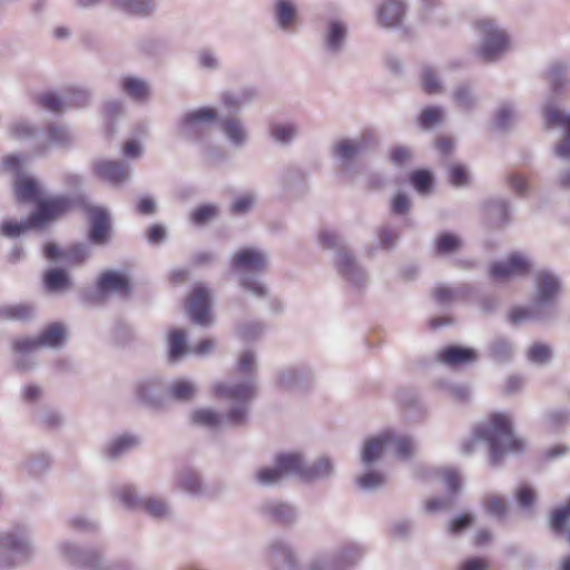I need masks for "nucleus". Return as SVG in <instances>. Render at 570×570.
I'll return each instance as SVG.
<instances>
[{"mask_svg":"<svg viewBox=\"0 0 570 570\" xmlns=\"http://www.w3.org/2000/svg\"><path fill=\"white\" fill-rule=\"evenodd\" d=\"M475 439L485 441L490 446L492 464H498L509 453H520L524 450L523 440L517 438L508 415L493 413L488 421L478 425Z\"/></svg>","mask_w":570,"mask_h":570,"instance_id":"f257e3e1","label":"nucleus"},{"mask_svg":"<svg viewBox=\"0 0 570 570\" xmlns=\"http://www.w3.org/2000/svg\"><path fill=\"white\" fill-rule=\"evenodd\" d=\"M331 471L332 465L327 459H321L313 468L305 469L298 454L287 453L277 456L274 469L266 468L259 470L257 472V480L263 484H272L291 473L299 474L304 478H315L327 475Z\"/></svg>","mask_w":570,"mask_h":570,"instance_id":"f03ea898","label":"nucleus"},{"mask_svg":"<svg viewBox=\"0 0 570 570\" xmlns=\"http://www.w3.org/2000/svg\"><path fill=\"white\" fill-rule=\"evenodd\" d=\"M391 448L400 459H407L414 451V445L407 436H396L392 432H384L380 436L367 440L362 452L364 463H372L379 459L384 451Z\"/></svg>","mask_w":570,"mask_h":570,"instance_id":"7ed1b4c3","label":"nucleus"},{"mask_svg":"<svg viewBox=\"0 0 570 570\" xmlns=\"http://www.w3.org/2000/svg\"><path fill=\"white\" fill-rule=\"evenodd\" d=\"M481 35L479 56L487 62L499 59L509 48V37L492 20L482 19L475 22Z\"/></svg>","mask_w":570,"mask_h":570,"instance_id":"20e7f679","label":"nucleus"},{"mask_svg":"<svg viewBox=\"0 0 570 570\" xmlns=\"http://www.w3.org/2000/svg\"><path fill=\"white\" fill-rule=\"evenodd\" d=\"M214 393L215 396L218 399H226L235 403H239L240 405H245L255 393L254 385L252 383V380L246 379L239 384H236L234 386H227L225 384H216L214 386ZM246 416V409L244 406L233 409L228 414V420L234 423L238 424L244 421Z\"/></svg>","mask_w":570,"mask_h":570,"instance_id":"39448f33","label":"nucleus"},{"mask_svg":"<svg viewBox=\"0 0 570 570\" xmlns=\"http://www.w3.org/2000/svg\"><path fill=\"white\" fill-rule=\"evenodd\" d=\"M36 205L37 209L29 216V225L40 227L65 215L71 203L67 197L56 196L41 197Z\"/></svg>","mask_w":570,"mask_h":570,"instance_id":"423d86ee","label":"nucleus"},{"mask_svg":"<svg viewBox=\"0 0 570 570\" xmlns=\"http://www.w3.org/2000/svg\"><path fill=\"white\" fill-rule=\"evenodd\" d=\"M544 124L548 128L559 127L564 130L563 139L556 146V154L561 158H570V112L548 105L543 111Z\"/></svg>","mask_w":570,"mask_h":570,"instance_id":"0eeeda50","label":"nucleus"},{"mask_svg":"<svg viewBox=\"0 0 570 570\" xmlns=\"http://www.w3.org/2000/svg\"><path fill=\"white\" fill-rule=\"evenodd\" d=\"M210 297L206 287L196 285L187 299V312L191 321L202 326L212 323Z\"/></svg>","mask_w":570,"mask_h":570,"instance_id":"6e6552de","label":"nucleus"},{"mask_svg":"<svg viewBox=\"0 0 570 570\" xmlns=\"http://www.w3.org/2000/svg\"><path fill=\"white\" fill-rule=\"evenodd\" d=\"M530 263L520 254L510 255L504 262H497L490 267V276L497 281L522 276L530 272Z\"/></svg>","mask_w":570,"mask_h":570,"instance_id":"1a4fd4ad","label":"nucleus"},{"mask_svg":"<svg viewBox=\"0 0 570 570\" xmlns=\"http://www.w3.org/2000/svg\"><path fill=\"white\" fill-rule=\"evenodd\" d=\"M95 175L109 184L118 185L129 177V168L116 160H98L92 166Z\"/></svg>","mask_w":570,"mask_h":570,"instance_id":"9d476101","label":"nucleus"},{"mask_svg":"<svg viewBox=\"0 0 570 570\" xmlns=\"http://www.w3.org/2000/svg\"><path fill=\"white\" fill-rule=\"evenodd\" d=\"M119 500L128 508H144L154 517H163L167 512L166 504L157 499L140 500L135 497L130 487H124L118 492Z\"/></svg>","mask_w":570,"mask_h":570,"instance_id":"9b49d317","label":"nucleus"},{"mask_svg":"<svg viewBox=\"0 0 570 570\" xmlns=\"http://www.w3.org/2000/svg\"><path fill=\"white\" fill-rule=\"evenodd\" d=\"M90 219V240L96 244H104L110 236V219L108 213L100 207H91L88 209Z\"/></svg>","mask_w":570,"mask_h":570,"instance_id":"f8f14e48","label":"nucleus"},{"mask_svg":"<svg viewBox=\"0 0 570 570\" xmlns=\"http://www.w3.org/2000/svg\"><path fill=\"white\" fill-rule=\"evenodd\" d=\"M232 265L236 269L262 272L267 266V259L265 255L259 250L253 248H244L234 255Z\"/></svg>","mask_w":570,"mask_h":570,"instance_id":"ddd939ff","label":"nucleus"},{"mask_svg":"<svg viewBox=\"0 0 570 570\" xmlns=\"http://www.w3.org/2000/svg\"><path fill=\"white\" fill-rule=\"evenodd\" d=\"M97 288L102 294L115 292L119 295L128 296L130 293L128 277L115 271L104 272L97 281Z\"/></svg>","mask_w":570,"mask_h":570,"instance_id":"4468645a","label":"nucleus"},{"mask_svg":"<svg viewBox=\"0 0 570 570\" xmlns=\"http://www.w3.org/2000/svg\"><path fill=\"white\" fill-rule=\"evenodd\" d=\"M13 189L19 202L37 204L42 197L40 185L31 177H19L14 181Z\"/></svg>","mask_w":570,"mask_h":570,"instance_id":"2eb2a0df","label":"nucleus"},{"mask_svg":"<svg viewBox=\"0 0 570 570\" xmlns=\"http://www.w3.org/2000/svg\"><path fill=\"white\" fill-rule=\"evenodd\" d=\"M558 279L548 272H541L535 278V301L540 304L551 301L559 292Z\"/></svg>","mask_w":570,"mask_h":570,"instance_id":"dca6fc26","label":"nucleus"},{"mask_svg":"<svg viewBox=\"0 0 570 570\" xmlns=\"http://www.w3.org/2000/svg\"><path fill=\"white\" fill-rule=\"evenodd\" d=\"M476 354L472 348L449 346L439 353V360L448 365H461L474 362Z\"/></svg>","mask_w":570,"mask_h":570,"instance_id":"f3484780","label":"nucleus"},{"mask_svg":"<svg viewBox=\"0 0 570 570\" xmlns=\"http://www.w3.org/2000/svg\"><path fill=\"white\" fill-rule=\"evenodd\" d=\"M404 3L401 0H386L379 9V20L384 27L396 26L404 14Z\"/></svg>","mask_w":570,"mask_h":570,"instance_id":"a211bd4d","label":"nucleus"},{"mask_svg":"<svg viewBox=\"0 0 570 570\" xmlns=\"http://www.w3.org/2000/svg\"><path fill=\"white\" fill-rule=\"evenodd\" d=\"M168 345H169V361L176 362L183 355H185L190 348L186 343V332L184 330L175 328L168 333Z\"/></svg>","mask_w":570,"mask_h":570,"instance_id":"6ab92c4d","label":"nucleus"},{"mask_svg":"<svg viewBox=\"0 0 570 570\" xmlns=\"http://www.w3.org/2000/svg\"><path fill=\"white\" fill-rule=\"evenodd\" d=\"M33 308L28 304L0 306V321L24 322L31 318Z\"/></svg>","mask_w":570,"mask_h":570,"instance_id":"aec40b11","label":"nucleus"},{"mask_svg":"<svg viewBox=\"0 0 570 570\" xmlns=\"http://www.w3.org/2000/svg\"><path fill=\"white\" fill-rule=\"evenodd\" d=\"M66 338V330L59 323L49 325L42 334L38 337L40 347L49 346L56 347L60 345Z\"/></svg>","mask_w":570,"mask_h":570,"instance_id":"412c9836","label":"nucleus"},{"mask_svg":"<svg viewBox=\"0 0 570 570\" xmlns=\"http://www.w3.org/2000/svg\"><path fill=\"white\" fill-rule=\"evenodd\" d=\"M122 90L135 100H144L149 95L147 85L136 78L127 77L121 81Z\"/></svg>","mask_w":570,"mask_h":570,"instance_id":"4be33fe9","label":"nucleus"},{"mask_svg":"<svg viewBox=\"0 0 570 570\" xmlns=\"http://www.w3.org/2000/svg\"><path fill=\"white\" fill-rule=\"evenodd\" d=\"M45 285L47 289L51 292H59L67 289L70 285V281L65 271L53 268L45 274Z\"/></svg>","mask_w":570,"mask_h":570,"instance_id":"5701e85b","label":"nucleus"},{"mask_svg":"<svg viewBox=\"0 0 570 570\" xmlns=\"http://www.w3.org/2000/svg\"><path fill=\"white\" fill-rule=\"evenodd\" d=\"M277 20L282 28L289 27L296 17V9L288 0H278L277 6Z\"/></svg>","mask_w":570,"mask_h":570,"instance_id":"b1692460","label":"nucleus"},{"mask_svg":"<svg viewBox=\"0 0 570 570\" xmlns=\"http://www.w3.org/2000/svg\"><path fill=\"white\" fill-rule=\"evenodd\" d=\"M115 3L132 14L145 16L151 10V4L148 0H115Z\"/></svg>","mask_w":570,"mask_h":570,"instance_id":"393cba45","label":"nucleus"},{"mask_svg":"<svg viewBox=\"0 0 570 570\" xmlns=\"http://www.w3.org/2000/svg\"><path fill=\"white\" fill-rule=\"evenodd\" d=\"M169 393L176 400L188 401L194 396L195 387L190 382L179 380L171 384Z\"/></svg>","mask_w":570,"mask_h":570,"instance_id":"a878e982","label":"nucleus"},{"mask_svg":"<svg viewBox=\"0 0 570 570\" xmlns=\"http://www.w3.org/2000/svg\"><path fill=\"white\" fill-rule=\"evenodd\" d=\"M461 245L460 239L450 233L441 234L435 240V248L439 254H449L456 250Z\"/></svg>","mask_w":570,"mask_h":570,"instance_id":"bb28decb","label":"nucleus"},{"mask_svg":"<svg viewBox=\"0 0 570 570\" xmlns=\"http://www.w3.org/2000/svg\"><path fill=\"white\" fill-rule=\"evenodd\" d=\"M443 119V111L439 107H428L422 110L419 121L422 128L429 129Z\"/></svg>","mask_w":570,"mask_h":570,"instance_id":"cd10ccee","label":"nucleus"},{"mask_svg":"<svg viewBox=\"0 0 570 570\" xmlns=\"http://www.w3.org/2000/svg\"><path fill=\"white\" fill-rule=\"evenodd\" d=\"M570 521V500L566 505L557 509L550 519V525L553 531L561 532L564 529L567 522Z\"/></svg>","mask_w":570,"mask_h":570,"instance_id":"c85d7f7f","label":"nucleus"},{"mask_svg":"<svg viewBox=\"0 0 570 570\" xmlns=\"http://www.w3.org/2000/svg\"><path fill=\"white\" fill-rule=\"evenodd\" d=\"M136 444L137 440L134 436H120L109 445V448L107 449V454L109 458H117L122 452L135 446Z\"/></svg>","mask_w":570,"mask_h":570,"instance_id":"c756f323","label":"nucleus"},{"mask_svg":"<svg viewBox=\"0 0 570 570\" xmlns=\"http://www.w3.org/2000/svg\"><path fill=\"white\" fill-rule=\"evenodd\" d=\"M413 187L421 194H426L432 185V176L428 170H416L410 176Z\"/></svg>","mask_w":570,"mask_h":570,"instance_id":"7c9ffc66","label":"nucleus"},{"mask_svg":"<svg viewBox=\"0 0 570 570\" xmlns=\"http://www.w3.org/2000/svg\"><path fill=\"white\" fill-rule=\"evenodd\" d=\"M0 544L2 548L7 549L9 552L13 554L26 553L28 551L27 543L13 533H8L1 537Z\"/></svg>","mask_w":570,"mask_h":570,"instance_id":"2f4dec72","label":"nucleus"},{"mask_svg":"<svg viewBox=\"0 0 570 570\" xmlns=\"http://www.w3.org/2000/svg\"><path fill=\"white\" fill-rule=\"evenodd\" d=\"M193 422L199 425L214 428L218 425L220 417L212 410H197L193 413Z\"/></svg>","mask_w":570,"mask_h":570,"instance_id":"473e14b6","label":"nucleus"},{"mask_svg":"<svg viewBox=\"0 0 570 570\" xmlns=\"http://www.w3.org/2000/svg\"><path fill=\"white\" fill-rule=\"evenodd\" d=\"M345 37V29L340 22H332L330 24L326 45L332 50H337L341 42Z\"/></svg>","mask_w":570,"mask_h":570,"instance_id":"72a5a7b5","label":"nucleus"},{"mask_svg":"<svg viewBox=\"0 0 570 570\" xmlns=\"http://www.w3.org/2000/svg\"><path fill=\"white\" fill-rule=\"evenodd\" d=\"M29 228H35V226L29 225V218L24 223H21V224L13 222V220H6L0 226V233L7 237H17L22 232H24Z\"/></svg>","mask_w":570,"mask_h":570,"instance_id":"f704fd0d","label":"nucleus"},{"mask_svg":"<svg viewBox=\"0 0 570 570\" xmlns=\"http://www.w3.org/2000/svg\"><path fill=\"white\" fill-rule=\"evenodd\" d=\"M226 136L235 144H240L245 139V131L237 120H226L224 122Z\"/></svg>","mask_w":570,"mask_h":570,"instance_id":"c9c22d12","label":"nucleus"},{"mask_svg":"<svg viewBox=\"0 0 570 570\" xmlns=\"http://www.w3.org/2000/svg\"><path fill=\"white\" fill-rule=\"evenodd\" d=\"M422 85L424 91L429 95L438 94L441 91L440 81L435 72L430 68L424 69L422 72Z\"/></svg>","mask_w":570,"mask_h":570,"instance_id":"e433bc0d","label":"nucleus"},{"mask_svg":"<svg viewBox=\"0 0 570 570\" xmlns=\"http://www.w3.org/2000/svg\"><path fill=\"white\" fill-rule=\"evenodd\" d=\"M38 102L45 109L53 112L61 111L63 107V101L61 100V98L53 92H47L39 96Z\"/></svg>","mask_w":570,"mask_h":570,"instance_id":"4c0bfd02","label":"nucleus"},{"mask_svg":"<svg viewBox=\"0 0 570 570\" xmlns=\"http://www.w3.org/2000/svg\"><path fill=\"white\" fill-rule=\"evenodd\" d=\"M12 351L17 354H26L40 347L39 340L31 337H22L12 341Z\"/></svg>","mask_w":570,"mask_h":570,"instance_id":"58836bf2","label":"nucleus"},{"mask_svg":"<svg viewBox=\"0 0 570 570\" xmlns=\"http://www.w3.org/2000/svg\"><path fill=\"white\" fill-rule=\"evenodd\" d=\"M361 149V144L351 140H343L335 146V154L342 159H348Z\"/></svg>","mask_w":570,"mask_h":570,"instance_id":"ea45409f","label":"nucleus"},{"mask_svg":"<svg viewBox=\"0 0 570 570\" xmlns=\"http://www.w3.org/2000/svg\"><path fill=\"white\" fill-rule=\"evenodd\" d=\"M529 360L534 363H544L551 356V351L549 346L544 344H534L530 347L528 352Z\"/></svg>","mask_w":570,"mask_h":570,"instance_id":"a19ab883","label":"nucleus"},{"mask_svg":"<svg viewBox=\"0 0 570 570\" xmlns=\"http://www.w3.org/2000/svg\"><path fill=\"white\" fill-rule=\"evenodd\" d=\"M216 207L212 205H205L193 212L191 220L197 225H202L212 219L216 215Z\"/></svg>","mask_w":570,"mask_h":570,"instance_id":"79ce46f5","label":"nucleus"},{"mask_svg":"<svg viewBox=\"0 0 570 570\" xmlns=\"http://www.w3.org/2000/svg\"><path fill=\"white\" fill-rule=\"evenodd\" d=\"M216 112L212 108H200L187 115L186 121L188 124L209 121L215 119Z\"/></svg>","mask_w":570,"mask_h":570,"instance_id":"37998d69","label":"nucleus"},{"mask_svg":"<svg viewBox=\"0 0 570 570\" xmlns=\"http://www.w3.org/2000/svg\"><path fill=\"white\" fill-rule=\"evenodd\" d=\"M449 179L454 186H462L468 183L466 169L461 165H454L449 169Z\"/></svg>","mask_w":570,"mask_h":570,"instance_id":"c03bdc74","label":"nucleus"},{"mask_svg":"<svg viewBox=\"0 0 570 570\" xmlns=\"http://www.w3.org/2000/svg\"><path fill=\"white\" fill-rule=\"evenodd\" d=\"M237 372L240 374H250L255 368V358L253 353L244 352L237 363Z\"/></svg>","mask_w":570,"mask_h":570,"instance_id":"a18cd8bd","label":"nucleus"},{"mask_svg":"<svg viewBox=\"0 0 570 570\" xmlns=\"http://www.w3.org/2000/svg\"><path fill=\"white\" fill-rule=\"evenodd\" d=\"M271 132L275 140L286 142L294 136L295 129L292 126L277 125L272 128Z\"/></svg>","mask_w":570,"mask_h":570,"instance_id":"49530a36","label":"nucleus"},{"mask_svg":"<svg viewBox=\"0 0 570 570\" xmlns=\"http://www.w3.org/2000/svg\"><path fill=\"white\" fill-rule=\"evenodd\" d=\"M485 507L487 511L493 515H501L507 509L505 502L499 497L488 498Z\"/></svg>","mask_w":570,"mask_h":570,"instance_id":"de8ad7c7","label":"nucleus"},{"mask_svg":"<svg viewBox=\"0 0 570 570\" xmlns=\"http://www.w3.org/2000/svg\"><path fill=\"white\" fill-rule=\"evenodd\" d=\"M534 491L527 485L519 488L517 491V500L521 507H530L534 502Z\"/></svg>","mask_w":570,"mask_h":570,"instance_id":"09e8293b","label":"nucleus"},{"mask_svg":"<svg viewBox=\"0 0 570 570\" xmlns=\"http://www.w3.org/2000/svg\"><path fill=\"white\" fill-rule=\"evenodd\" d=\"M254 204V198L249 195H244L235 199L232 205V212L234 214H243L247 212Z\"/></svg>","mask_w":570,"mask_h":570,"instance_id":"8fccbe9b","label":"nucleus"},{"mask_svg":"<svg viewBox=\"0 0 570 570\" xmlns=\"http://www.w3.org/2000/svg\"><path fill=\"white\" fill-rule=\"evenodd\" d=\"M87 256L88 253L83 245H76L72 248H70V250L67 254H65V257L75 264L82 263L87 258Z\"/></svg>","mask_w":570,"mask_h":570,"instance_id":"3c124183","label":"nucleus"},{"mask_svg":"<svg viewBox=\"0 0 570 570\" xmlns=\"http://www.w3.org/2000/svg\"><path fill=\"white\" fill-rule=\"evenodd\" d=\"M410 209V199L404 194H397L392 200V210L395 214H405Z\"/></svg>","mask_w":570,"mask_h":570,"instance_id":"603ef678","label":"nucleus"},{"mask_svg":"<svg viewBox=\"0 0 570 570\" xmlns=\"http://www.w3.org/2000/svg\"><path fill=\"white\" fill-rule=\"evenodd\" d=\"M48 136L52 144L62 145L69 140L66 129L57 126H52L48 129Z\"/></svg>","mask_w":570,"mask_h":570,"instance_id":"864d4df0","label":"nucleus"},{"mask_svg":"<svg viewBox=\"0 0 570 570\" xmlns=\"http://www.w3.org/2000/svg\"><path fill=\"white\" fill-rule=\"evenodd\" d=\"M442 478L449 490L455 492L460 488V476L459 474L452 470L446 469L442 472Z\"/></svg>","mask_w":570,"mask_h":570,"instance_id":"5fc2aeb1","label":"nucleus"},{"mask_svg":"<svg viewBox=\"0 0 570 570\" xmlns=\"http://www.w3.org/2000/svg\"><path fill=\"white\" fill-rule=\"evenodd\" d=\"M383 482V475L377 472H368L358 479L362 488H373Z\"/></svg>","mask_w":570,"mask_h":570,"instance_id":"6e6d98bb","label":"nucleus"},{"mask_svg":"<svg viewBox=\"0 0 570 570\" xmlns=\"http://www.w3.org/2000/svg\"><path fill=\"white\" fill-rule=\"evenodd\" d=\"M88 102V95L83 90L75 89L67 98V104L73 107H82Z\"/></svg>","mask_w":570,"mask_h":570,"instance_id":"4d7b16f0","label":"nucleus"},{"mask_svg":"<svg viewBox=\"0 0 570 570\" xmlns=\"http://www.w3.org/2000/svg\"><path fill=\"white\" fill-rule=\"evenodd\" d=\"M472 521H473V519L470 514H462V515L455 518L450 523V532L459 533L462 530L466 529L472 523Z\"/></svg>","mask_w":570,"mask_h":570,"instance_id":"13d9d810","label":"nucleus"},{"mask_svg":"<svg viewBox=\"0 0 570 570\" xmlns=\"http://www.w3.org/2000/svg\"><path fill=\"white\" fill-rule=\"evenodd\" d=\"M242 286L245 289L250 291L256 296H264L266 294V288L250 277H244L242 279Z\"/></svg>","mask_w":570,"mask_h":570,"instance_id":"bf43d9fd","label":"nucleus"},{"mask_svg":"<svg viewBox=\"0 0 570 570\" xmlns=\"http://www.w3.org/2000/svg\"><path fill=\"white\" fill-rule=\"evenodd\" d=\"M181 488L188 492H198L200 490V482L197 475L188 474L181 480Z\"/></svg>","mask_w":570,"mask_h":570,"instance_id":"052dcab7","label":"nucleus"},{"mask_svg":"<svg viewBox=\"0 0 570 570\" xmlns=\"http://www.w3.org/2000/svg\"><path fill=\"white\" fill-rule=\"evenodd\" d=\"M354 261L351 256L346 254H341L338 257V269L340 273L350 276L351 272L354 269Z\"/></svg>","mask_w":570,"mask_h":570,"instance_id":"680f3d73","label":"nucleus"},{"mask_svg":"<svg viewBox=\"0 0 570 570\" xmlns=\"http://www.w3.org/2000/svg\"><path fill=\"white\" fill-rule=\"evenodd\" d=\"M563 71L564 68L561 65L553 66L549 71V78L556 92H558L561 87L560 79L563 75Z\"/></svg>","mask_w":570,"mask_h":570,"instance_id":"e2e57ef3","label":"nucleus"},{"mask_svg":"<svg viewBox=\"0 0 570 570\" xmlns=\"http://www.w3.org/2000/svg\"><path fill=\"white\" fill-rule=\"evenodd\" d=\"M433 295L439 303H448L454 298L453 289L445 286L436 287Z\"/></svg>","mask_w":570,"mask_h":570,"instance_id":"0e129e2a","label":"nucleus"},{"mask_svg":"<svg viewBox=\"0 0 570 570\" xmlns=\"http://www.w3.org/2000/svg\"><path fill=\"white\" fill-rule=\"evenodd\" d=\"M489 563L483 558H472L462 564V570H487Z\"/></svg>","mask_w":570,"mask_h":570,"instance_id":"69168bd1","label":"nucleus"},{"mask_svg":"<svg viewBox=\"0 0 570 570\" xmlns=\"http://www.w3.org/2000/svg\"><path fill=\"white\" fill-rule=\"evenodd\" d=\"M10 132L16 138H26L32 135V128L27 124L17 122L11 126Z\"/></svg>","mask_w":570,"mask_h":570,"instance_id":"338daca9","label":"nucleus"},{"mask_svg":"<svg viewBox=\"0 0 570 570\" xmlns=\"http://www.w3.org/2000/svg\"><path fill=\"white\" fill-rule=\"evenodd\" d=\"M271 513L275 519L289 520L292 517V510L285 504H276L271 507Z\"/></svg>","mask_w":570,"mask_h":570,"instance_id":"774afa93","label":"nucleus"}]
</instances>
